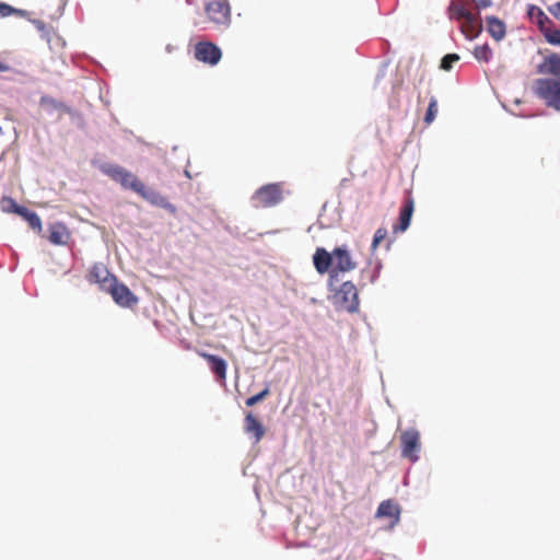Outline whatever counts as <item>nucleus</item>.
Instances as JSON below:
<instances>
[{"mask_svg": "<svg viewBox=\"0 0 560 560\" xmlns=\"http://www.w3.org/2000/svg\"><path fill=\"white\" fill-rule=\"evenodd\" d=\"M537 72L549 77L535 80L534 94L547 108L560 113V54L551 52L544 57Z\"/></svg>", "mask_w": 560, "mask_h": 560, "instance_id": "nucleus-1", "label": "nucleus"}, {"mask_svg": "<svg viewBox=\"0 0 560 560\" xmlns=\"http://www.w3.org/2000/svg\"><path fill=\"white\" fill-rule=\"evenodd\" d=\"M101 171L124 189L132 190L154 206L166 208L168 202L164 196L153 188L147 187L135 174L117 164H104Z\"/></svg>", "mask_w": 560, "mask_h": 560, "instance_id": "nucleus-2", "label": "nucleus"}, {"mask_svg": "<svg viewBox=\"0 0 560 560\" xmlns=\"http://www.w3.org/2000/svg\"><path fill=\"white\" fill-rule=\"evenodd\" d=\"M332 303L338 311L357 313L360 308L359 291L351 281L343 282L332 295Z\"/></svg>", "mask_w": 560, "mask_h": 560, "instance_id": "nucleus-3", "label": "nucleus"}, {"mask_svg": "<svg viewBox=\"0 0 560 560\" xmlns=\"http://www.w3.org/2000/svg\"><path fill=\"white\" fill-rule=\"evenodd\" d=\"M283 199V183H270L259 187L252 196L255 208H271Z\"/></svg>", "mask_w": 560, "mask_h": 560, "instance_id": "nucleus-4", "label": "nucleus"}, {"mask_svg": "<svg viewBox=\"0 0 560 560\" xmlns=\"http://www.w3.org/2000/svg\"><path fill=\"white\" fill-rule=\"evenodd\" d=\"M208 21L217 27H228L231 23V7L228 0H205Z\"/></svg>", "mask_w": 560, "mask_h": 560, "instance_id": "nucleus-5", "label": "nucleus"}, {"mask_svg": "<svg viewBox=\"0 0 560 560\" xmlns=\"http://www.w3.org/2000/svg\"><path fill=\"white\" fill-rule=\"evenodd\" d=\"M401 456L415 463L419 459L421 448L420 433L416 429H408L400 433Z\"/></svg>", "mask_w": 560, "mask_h": 560, "instance_id": "nucleus-6", "label": "nucleus"}, {"mask_svg": "<svg viewBox=\"0 0 560 560\" xmlns=\"http://www.w3.org/2000/svg\"><path fill=\"white\" fill-rule=\"evenodd\" d=\"M194 56L198 61L215 66L222 57L221 49L212 42H199L195 45Z\"/></svg>", "mask_w": 560, "mask_h": 560, "instance_id": "nucleus-7", "label": "nucleus"}, {"mask_svg": "<svg viewBox=\"0 0 560 560\" xmlns=\"http://www.w3.org/2000/svg\"><path fill=\"white\" fill-rule=\"evenodd\" d=\"M106 292L109 293L113 300L120 306L128 307L137 303L135 294L127 285L119 283L117 279Z\"/></svg>", "mask_w": 560, "mask_h": 560, "instance_id": "nucleus-8", "label": "nucleus"}, {"mask_svg": "<svg viewBox=\"0 0 560 560\" xmlns=\"http://www.w3.org/2000/svg\"><path fill=\"white\" fill-rule=\"evenodd\" d=\"M88 279L90 282L97 283L100 285V289L103 291H107L110 285H113L114 281L116 280V277L110 275L108 269L102 265H94L88 276Z\"/></svg>", "mask_w": 560, "mask_h": 560, "instance_id": "nucleus-9", "label": "nucleus"}, {"mask_svg": "<svg viewBox=\"0 0 560 560\" xmlns=\"http://www.w3.org/2000/svg\"><path fill=\"white\" fill-rule=\"evenodd\" d=\"M376 517H387L389 527L396 526L400 521V508L393 500L382 501L377 508Z\"/></svg>", "mask_w": 560, "mask_h": 560, "instance_id": "nucleus-10", "label": "nucleus"}, {"mask_svg": "<svg viewBox=\"0 0 560 560\" xmlns=\"http://www.w3.org/2000/svg\"><path fill=\"white\" fill-rule=\"evenodd\" d=\"M335 269L341 272H348L357 267V262L352 259L346 247H336L332 250Z\"/></svg>", "mask_w": 560, "mask_h": 560, "instance_id": "nucleus-11", "label": "nucleus"}, {"mask_svg": "<svg viewBox=\"0 0 560 560\" xmlns=\"http://www.w3.org/2000/svg\"><path fill=\"white\" fill-rule=\"evenodd\" d=\"M199 355L208 362L209 368L211 372L215 375L217 380L219 382H225L228 370L226 361L218 355L210 354L207 352H199Z\"/></svg>", "mask_w": 560, "mask_h": 560, "instance_id": "nucleus-12", "label": "nucleus"}, {"mask_svg": "<svg viewBox=\"0 0 560 560\" xmlns=\"http://www.w3.org/2000/svg\"><path fill=\"white\" fill-rule=\"evenodd\" d=\"M527 14L532 23H534L539 31L545 35L547 31L553 26L552 21L547 16V14L537 5H529Z\"/></svg>", "mask_w": 560, "mask_h": 560, "instance_id": "nucleus-13", "label": "nucleus"}, {"mask_svg": "<svg viewBox=\"0 0 560 560\" xmlns=\"http://www.w3.org/2000/svg\"><path fill=\"white\" fill-rule=\"evenodd\" d=\"M462 33L469 39L475 38L481 31V21L479 13L470 12L468 16L460 21Z\"/></svg>", "mask_w": 560, "mask_h": 560, "instance_id": "nucleus-14", "label": "nucleus"}, {"mask_svg": "<svg viewBox=\"0 0 560 560\" xmlns=\"http://www.w3.org/2000/svg\"><path fill=\"white\" fill-rule=\"evenodd\" d=\"M334 255L332 253L327 252L323 247L316 248L313 255V264L316 271L320 275L326 273L331 265L334 264Z\"/></svg>", "mask_w": 560, "mask_h": 560, "instance_id": "nucleus-15", "label": "nucleus"}, {"mask_svg": "<svg viewBox=\"0 0 560 560\" xmlns=\"http://www.w3.org/2000/svg\"><path fill=\"white\" fill-rule=\"evenodd\" d=\"M413 210L415 202L412 197L409 195L400 210L399 223L394 225V232H405L409 228Z\"/></svg>", "mask_w": 560, "mask_h": 560, "instance_id": "nucleus-16", "label": "nucleus"}, {"mask_svg": "<svg viewBox=\"0 0 560 560\" xmlns=\"http://www.w3.org/2000/svg\"><path fill=\"white\" fill-rule=\"evenodd\" d=\"M244 430L247 434L254 435L256 442H259L265 435L262 424L252 412L245 416Z\"/></svg>", "mask_w": 560, "mask_h": 560, "instance_id": "nucleus-17", "label": "nucleus"}, {"mask_svg": "<svg viewBox=\"0 0 560 560\" xmlns=\"http://www.w3.org/2000/svg\"><path fill=\"white\" fill-rule=\"evenodd\" d=\"M70 234L68 229L61 224L56 223L49 228V242L54 245H66L69 241Z\"/></svg>", "mask_w": 560, "mask_h": 560, "instance_id": "nucleus-18", "label": "nucleus"}, {"mask_svg": "<svg viewBox=\"0 0 560 560\" xmlns=\"http://www.w3.org/2000/svg\"><path fill=\"white\" fill-rule=\"evenodd\" d=\"M487 30L495 40H501L505 36L504 23L494 16L487 18Z\"/></svg>", "mask_w": 560, "mask_h": 560, "instance_id": "nucleus-19", "label": "nucleus"}, {"mask_svg": "<svg viewBox=\"0 0 560 560\" xmlns=\"http://www.w3.org/2000/svg\"><path fill=\"white\" fill-rule=\"evenodd\" d=\"M470 11L462 2H452L450 5V14L457 21L464 20Z\"/></svg>", "mask_w": 560, "mask_h": 560, "instance_id": "nucleus-20", "label": "nucleus"}, {"mask_svg": "<svg viewBox=\"0 0 560 560\" xmlns=\"http://www.w3.org/2000/svg\"><path fill=\"white\" fill-rule=\"evenodd\" d=\"M474 56L478 61L488 62L492 57V50L488 45L476 46Z\"/></svg>", "mask_w": 560, "mask_h": 560, "instance_id": "nucleus-21", "label": "nucleus"}, {"mask_svg": "<svg viewBox=\"0 0 560 560\" xmlns=\"http://www.w3.org/2000/svg\"><path fill=\"white\" fill-rule=\"evenodd\" d=\"M438 114V101L435 97H431L429 102V106L424 116V122L430 125Z\"/></svg>", "mask_w": 560, "mask_h": 560, "instance_id": "nucleus-22", "label": "nucleus"}, {"mask_svg": "<svg viewBox=\"0 0 560 560\" xmlns=\"http://www.w3.org/2000/svg\"><path fill=\"white\" fill-rule=\"evenodd\" d=\"M544 37L550 45L560 46V30L553 28V26H551L544 35Z\"/></svg>", "mask_w": 560, "mask_h": 560, "instance_id": "nucleus-23", "label": "nucleus"}, {"mask_svg": "<svg viewBox=\"0 0 560 560\" xmlns=\"http://www.w3.org/2000/svg\"><path fill=\"white\" fill-rule=\"evenodd\" d=\"M23 14H24V11L15 9L4 2H0V18H7L10 15H23Z\"/></svg>", "mask_w": 560, "mask_h": 560, "instance_id": "nucleus-24", "label": "nucleus"}, {"mask_svg": "<svg viewBox=\"0 0 560 560\" xmlns=\"http://www.w3.org/2000/svg\"><path fill=\"white\" fill-rule=\"evenodd\" d=\"M459 60V56L457 54H447L441 60V69L445 71H450L453 68V63Z\"/></svg>", "mask_w": 560, "mask_h": 560, "instance_id": "nucleus-25", "label": "nucleus"}, {"mask_svg": "<svg viewBox=\"0 0 560 560\" xmlns=\"http://www.w3.org/2000/svg\"><path fill=\"white\" fill-rule=\"evenodd\" d=\"M269 388L266 387L265 389H262L261 392H259L258 394L249 397L246 399L245 404L247 407H253L254 405H256L257 402L264 400L268 395H269Z\"/></svg>", "mask_w": 560, "mask_h": 560, "instance_id": "nucleus-26", "label": "nucleus"}, {"mask_svg": "<svg viewBox=\"0 0 560 560\" xmlns=\"http://www.w3.org/2000/svg\"><path fill=\"white\" fill-rule=\"evenodd\" d=\"M387 236V230L385 228H380L375 231L372 242V249H376L381 242L385 240Z\"/></svg>", "mask_w": 560, "mask_h": 560, "instance_id": "nucleus-27", "label": "nucleus"}, {"mask_svg": "<svg viewBox=\"0 0 560 560\" xmlns=\"http://www.w3.org/2000/svg\"><path fill=\"white\" fill-rule=\"evenodd\" d=\"M25 220L27 221L28 225L33 229V230H37V231H40L42 230V221H40V218L37 215V213L35 212H31L26 218Z\"/></svg>", "mask_w": 560, "mask_h": 560, "instance_id": "nucleus-28", "label": "nucleus"}, {"mask_svg": "<svg viewBox=\"0 0 560 560\" xmlns=\"http://www.w3.org/2000/svg\"><path fill=\"white\" fill-rule=\"evenodd\" d=\"M8 202L14 206V212L23 217L24 219L32 212L27 208L16 205L12 199H8Z\"/></svg>", "mask_w": 560, "mask_h": 560, "instance_id": "nucleus-29", "label": "nucleus"}, {"mask_svg": "<svg viewBox=\"0 0 560 560\" xmlns=\"http://www.w3.org/2000/svg\"><path fill=\"white\" fill-rule=\"evenodd\" d=\"M549 12L560 21V1L549 7Z\"/></svg>", "mask_w": 560, "mask_h": 560, "instance_id": "nucleus-30", "label": "nucleus"}, {"mask_svg": "<svg viewBox=\"0 0 560 560\" xmlns=\"http://www.w3.org/2000/svg\"><path fill=\"white\" fill-rule=\"evenodd\" d=\"M478 9H485L491 5V0H472Z\"/></svg>", "mask_w": 560, "mask_h": 560, "instance_id": "nucleus-31", "label": "nucleus"}, {"mask_svg": "<svg viewBox=\"0 0 560 560\" xmlns=\"http://www.w3.org/2000/svg\"><path fill=\"white\" fill-rule=\"evenodd\" d=\"M8 69H9V67L0 61V72L7 71Z\"/></svg>", "mask_w": 560, "mask_h": 560, "instance_id": "nucleus-32", "label": "nucleus"}, {"mask_svg": "<svg viewBox=\"0 0 560 560\" xmlns=\"http://www.w3.org/2000/svg\"><path fill=\"white\" fill-rule=\"evenodd\" d=\"M10 210L14 212V206L10 203Z\"/></svg>", "mask_w": 560, "mask_h": 560, "instance_id": "nucleus-33", "label": "nucleus"}]
</instances>
